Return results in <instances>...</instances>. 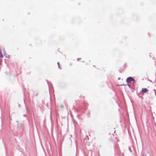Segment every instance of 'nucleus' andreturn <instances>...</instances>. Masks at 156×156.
I'll return each instance as SVG.
<instances>
[{
    "label": "nucleus",
    "mask_w": 156,
    "mask_h": 156,
    "mask_svg": "<svg viewBox=\"0 0 156 156\" xmlns=\"http://www.w3.org/2000/svg\"><path fill=\"white\" fill-rule=\"evenodd\" d=\"M57 64H58V67L59 68H60V66H59V62H58L57 63Z\"/></svg>",
    "instance_id": "nucleus-5"
},
{
    "label": "nucleus",
    "mask_w": 156,
    "mask_h": 156,
    "mask_svg": "<svg viewBox=\"0 0 156 156\" xmlns=\"http://www.w3.org/2000/svg\"><path fill=\"white\" fill-rule=\"evenodd\" d=\"M0 57L2 58L3 57V55L1 52H0Z\"/></svg>",
    "instance_id": "nucleus-4"
},
{
    "label": "nucleus",
    "mask_w": 156,
    "mask_h": 156,
    "mask_svg": "<svg viewBox=\"0 0 156 156\" xmlns=\"http://www.w3.org/2000/svg\"><path fill=\"white\" fill-rule=\"evenodd\" d=\"M148 90L146 88H143L142 90V93H146Z\"/></svg>",
    "instance_id": "nucleus-3"
},
{
    "label": "nucleus",
    "mask_w": 156,
    "mask_h": 156,
    "mask_svg": "<svg viewBox=\"0 0 156 156\" xmlns=\"http://www.w3.org/2000/svg\"><path fill=\"white\" fill-rule=\"evenodd\" d=\"M126 82L128 83H130L131 82H133V84L135 83V80L132 77H129L126 80Z\"/></svg>",
    "instance_id": "nucleus-2"
},
{
    "label": "nucleus",
    "mask_w": 156,
    "mask_h": 156,
    "mask_svg": "<svg viewBox=\"0 0 156 156\" xmlns=\"http://www.w3.org/2000/svg\"><path fill=\"white\" fill-rule=\"evenodd\" d=\"M110 139L112 140V141L114 143H116L118 142L117 138L113 134H112L111 135Z\"/></svg>",
    "instance_id": "nucleus-1"
}]
</instances>
